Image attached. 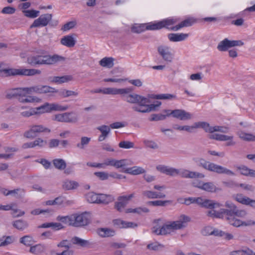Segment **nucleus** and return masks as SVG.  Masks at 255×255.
<instances>
[{
  "label": "nucleus",
  "mask_w": 255,
  "mask_h": 255,
  "mask_svg": "<svg viewBox=\"0 0 255 255\" xmlns=\"http://www.w3.org/2000/svg\"><path fill=\"white\" fill-rule=\"evenodd\" d=\"M53 120L61 123L75 124L78 122L79 118L75 113L70 112L56 114L53 116Z\"/></svg>",
  "instance_id": "obj_5"
},
{
  "label": "nucleus",
  "mask_w": 255,
  "mask_h": 255,
  "mask_svg": "<svg viewBox=\"0 0 255 255\" xmlns=\"http://www.w3.org/2000/svg\"><path fill=\"white\" fill-rule=\"evenodd\" d=\"M142 194L143 196L148 199L164 198L166 197L165 193L161 192H154L150 190L142 191Z\"/></svg>",
  "instance_id": "obj_20"
},
{
  "label": "nucleus",
  "mask_w": 255,
  "mask_h": 255,
  "mask_svg": "<svg viewBox=\"0 0 255 255\" xmlns=\"http://www.w3.org/2000/svg\"><path fill=\"white\" fill-rule=\"evenodd\" d=\"M73 244L78 245L81 247H85L89 245V242L87 240L82 239L79 237H75L72 239Z\"/></svg>",
  "instance_id": "obj_44"
},
{
  "label": "nucleus",
  "mask_w": 255,
  "mask_h": 255,
  "mask_svg": "<svg viewBox=\"0 0 255 255\" xmlns=\"http://www.w3.org/2000/svg\"><path fill=\"white\" fill-rule=\"evenodd\" d=\"M154 98L156 99H160V100H172V99H176V96L175 95H172L170 94H161L156 95L154 96Z\"/></svg>",
  "instance_id": "obj_52"
},
{
  "label": "nucleus",
  "mask_w": 255,
  "mask_h": 255,
  "mask_svg": "<svg viewBox=\"0 0 255 255\" xmlns=\"http://www.w3.org/2000/svg\"><path fill=\"white\" fill-rule=\"evenodd\" d=\"M164 113L167 114V116L172 115L174 118L182 121L189 120L192 118V115L191 113L187 112L183 110L177 109L172 111L170 110H165Z\"/></svg>",
  "instance_id": "obj_10"
},
{
  "label": "nucleus",
  "mask_w": 255,
  "mask_h": 255,
  "mask_svg": "<svg viewBox=\"0 0 255 255\" xmlns=\"http://www.w3.org/2000/svg\"><path fill=\"white\" fill-rule=\"evenodd\" d=\"M255 225V221L252 220H247L246 221H236L233 224V226L236 227L253 226Z\"/></svg>",
  "instance_id": "obj_40"
},
{
  "label": "nucleus",
  "mask_w": 255,
  "mask_h": 255,
  "mask_svg": "<svg viewBox=\"0 0 255 255\" xmlns=\"http://www.w3.org/2000/svg\"><path fill=\"white\" fill-rule=\"evenodd\" d=\"M10 74H13V76H31L35 75H39L41 72L40 70L35 69H15V70H11L10 71Z\"/></svg>",
  "instance_id": "obj_12"
},
{
  "label": "nucleus",
  "mask_w": 255,
  "mask_h": 255,
  "mask_svg": "<svg viewBox=\"0 0 255 255\" xmlns=\"http://www.w3.org/2000/svg\"><path fill=\"white\" fill-rule=\"evenodd\" d=\"M42 65H53L58 62L64 61L65 58L61 56L54 54L53 55H41Z\"/></svg>",
  "instance_id": "obj_14"
},
{
  "label": "nucleus",
  "mask_w": 255,
  "mask_h": 255,
  "mask_svg": "<svg viewBox=\"0 0 255 255\" xmlns=\"http://www.w3.org/2000/svg\"><path fill=\"white\" fill-rule=\"evenodd\" d=\"M52 17V14L50 13H45L40 15L38 18L35 19L30 25V28L44 27L48 25L51 21Z\"/></svg>",
  "instance_id": "obj_11"
},
{
  "label": "nucleus",
  "mask_w": 255,
  "mask_h": 255,
  "mask_svg": "<svg viewBox=\"0 0 255 255\" xmlns=\"http://www.w3.org/2000/svg\"><path fill=\"white\" fill-rule=\"evenodd\" d=\"M73 77L71 75H64L62 76H54L51 78V81L53 83L60 84L72 81Z\"/></svg>",
  "instance_id": "obj_22"
},
{
  "label": "nucleus",
  "mask_w": 255,
  "mask_h": 255,
  "mask_svg": "<svg viewBox=\"0 0 255 255\" xmlns=\"http://www.w3.org/2000/svg\"><path fill=\"white\" fill-rule=\"evenodd\" d=\"M23 12L26 17L33 18L37 17L40 13L39 11L33 9L24 10Z\"/></svg>",
  "instance_id": "obj_57"
},
{
  "label": "nucleus",
  "mask_w": 255,
  "mask_h": 255,
  "mask_svg": "<svg viewBox=\"0 0 255 255\" xmlns=\"http://www.w3.org/2000/svg\"><path fill=\"white\" fill-rule=\"evenodd\" d=\"M196 22V20L193 17H189L181 22L179 24L172 26L171 28V30L177 31L184 27H188L192 25Z\"/></svg>",
  "instance_id": "obj_19"
},
{
  "label": "nucleus",
  "mask_w": 255,
  "mask_h": 255,
  "mask_svg": "<svg viewBox=\"0 0 255 255\" xmlns=\"http://www.w3.org/2000/svg\"><path fill=\"white\" fill-rule=\"evenodd\" d=\"M164 247V246L158 242L150 243L147 246V248L149 250L157 251Z\"/></svg>",
  "instance_id": "obj_55"
},
{
  "label": "nucleus",
  "mask_w": 255,
  "mask_h": 255,
  "mask_svg": "<svg viewBox=\"0 0 255 255\" xmlns=\"http://www.w3.org/2000/svg\"><path fill=\"white\" fill-rule=\"evenodd\" d=\"M237 169L242 175L255 177V170L250 169L246 166L242 165L238 166L237 167Z\"/></svg>",
  "instance_id": "obj_27"
},
{
  "label": "nucleus",
  "mask_w": 255,
  "mask_h": 255,
  "mask_svg": "<svg viewBox=\"0 0 255 255\" xmlns=\"http://www.w3.org/2000/svg\"><path fill=\"white\" fill-rule=\"evenodd\" d=\"M210 139H215L219 141H225L230 139L228 135L218 133L211 134L208 135Z\"/></svg>",
  "instance_id": "obj_49"
},
{
  "label": "nucleus",
  "mask_w": 255,
  "mask_h": 255,
  "mask_svg": "<svg viewBox=\"0 0 255 255\" xmlns=\"http://www.w3.org/2000/svg\"><path fill=\"white\" fill-rule=\"evenodd\" d=\"M34 147L38 146L40 148L44 147L47 144V141L42 139L41 138L38 137L35 139L34 141Z\"/></svg>",
  "instance_id": "obj_61"
},
{
  "label": "nucleus",
  "mask_w": 255,
  "mask_h": 255,
  "mask_svg": "<svg viewBox=\"0 0 255 255\" xmlns=\"http://www.w3.org/2000/svg\"><path fill=\"white\" fill-rule=\"evenodd\" d=\"M188 36V34L185 33H170L168 38L170 41L178 42L184 40Z\"/></svg>",
  "instance_id": "obj_25"
},
{
  "label": "nucleus",
  "mask_w": 255,
  "mask_h": 255,
  "mask_svg": "<svg viewBox=\"0 0 255 255\" xmlns=\"http://www.w3.org/2000/svg\"><path fill=\"white\" fill-rule=\"evenodd\" d=\"M27 63L31 65H42L41 55L31 56L27 58Z\"/></svg>",
  "instance_id": "obj_32"
},
{
  "label": "nucleus",
  "mask_w": 255,
  "mask_h": 255,
  "mask_svg": "<svg viewBox=\"0 0 255 255\" xmlns=\"http://www.w3.org/2000/svg\"><path fill=\"white\" fill-rule=\"evenodd\" d=\"M86 198L91 203H98V194L94 192H89L86 194Z\"/></svg>",
  "instance_id": "obj_47"
},
{
  "label": "nucleus",
  "mask_w": 255,
  "mask_h": 255,
  "mask_svg": "<svg viewBox=\"0 0 255 255\" xmlns=\"http://www.w3.org/2000/svg\"><path fill=\"white\" fill-rule=\"evenodd\" d=\"M221 206H222V205L219 203L211 200L204 199L202 207L210 209V210H209V211L211 210L216 211L215 209L220 208ZM208 212V211L207 212V213ZM207 215L208 216L207 214Z\"/></svg>",
  "instance_id": "obj_23"
},
{
  "label": "nucleus",
  "mask_w": 255,
  "mask_h": 255,
  "mask_svg": "<svg viewBox=\"0 0 255 255\" xmlns=\"http://www.w3.org/2000/svg\"><path fill=\"white\" fill-rule=\"evenodd\" d=\"M202 190L207 192H214L217 191V188L213 182H209L203 183Z\"/></svg>",
  "instance_id": "obj_38"
},
{
  "label": "nucleus",
  "mask_w": 255,
  "mask_h": 255,
  "mask_svg": "<svg viewBox=\"0 0 255 255\" xmlns=\"http://www.w3.org/2000/svg\"><path fill=\"white\" fill-rule=\"evenodd\" d=\"M131 164H132L131 161L128 159H115L114 167L117 168H119L126 166L130 165Z\"/></svg>",
  "instance_id": "obj_39"
},
{
  "label": "nucleus",
  "mask_w": 255,
  "mask_h": 255,
  "mask_svg": "<svg viewBox=\"0 0 255 255\" xmlns=\"http://www.w3.org/2000/svg\"><path fill=\"white\" fill-rule=\"evenodd\" d=\"M146 30L145 24H135L131 28V30L133 33H140Z\"/></svg>",
  "instance_id": "obj_53"
},
{
  "label": "nucleus",
  "mask_w": 255,
  "mask_h": 255,
  "mask_svg": "<svg viewBox=\"0 0 255 255\" xmlns=\"http://www.w3.org/2000/svg\"><path fill=\"white\" fill-rule=\"evenodd\" d=\"M204 177L205 175L203 173L189 170L188 178H203Z\"/></svg>",
  "instance_id": "obj_64"
},
{
  "label": "nucleus",
  "mask_w": 255,
  "mask_h": 255,
  "mask_svg": "<svg viewBox=\"0 0 255 255\" xmlns=\"http://www.w3.org/2000/svg\"><path fill=\"white\" fill-rule=\"evenodd\" d=\"M190 221V218L188 216L182 215L177 221L165 224L161 228L153 227L152 232L157 235H165L170 234L173 230H180L185 228Z\"/></svg>",
  "instance_id": "obj_3"
},
{
  "label": "nucleus",
  "mask_w": 255,
  "mask_h": 255,
  "mask_svg": "<svg viewBox=\"0 0 255 255\" xmlns=\"http://www.w3.org/2000/svg\"><path fill=\"white\" fill-rule=\"evenodd\" d=\"M143 143L145 146L148 148L156 149L159 147L158 144L152 140H144Z\"/></svg>",
  "instance_id": "obj_62"
},
{
  "label": "nucleus",
  "mask_w": 255,
  "mask_h": 255,
  "mask_svg": "<svg viewBox=\"0 0 255 255\" xmlns=\"http://www.w3.org/2000/svg\"><path fill=\"white\" fill-rule=\"evenodd\" d=\"M114 197L111 195L98 194L97 204H108L114 200Z\"/></svg>",
  "instance_id": "obj_26"
},
{
  "label": "nucleus",
  "mask_w": 255,
  "mask_h": 255,
  "mask_svg": "<svg viewBox=\"0 0 255 255\" xmlns=\"http://www.w3.org/2000/svg\"><path fill=\"white\" fill-rule=\"evenodd\" d=\"M27 94L25 88L13 89L7 94V97L11 98L15 97L25 96Z\"/></svg>",
  "instance_id": "obj_21"
},
{
  "label": "nucleus",
  "mask_w": 255,
  "mask_h": 255,
  "mask_svg": "<svg viewBox=\"0 0 255 255\" xmlns=\"http://www.w3.org/2000/svg\"><path fill=\"white\" fill-rule=\"evenodd\" d=\"M98 234L103 238L114 236L115 232L108 228H101L98 230Z\"/></svg>",
  "instance_id": "obj_35"
},
{
  "label": "nucleus",
  "mask_w": 255,
  "mask_h": 255,
  "mask_svg": "<svg viewBox=\"0 0 255 255\" xmlns=\"http://www.w3.org/2000/svg\"><path fill=\"white\" fill-rule=\"evenodd\" d=\"M44 247L40 245H36L35 246H33L30 247L29 250V252L34 254H38L40 253H42L44 251Z\"/></svg>",
  "instance_id": "obj_54"
},
{
  "label": "nucleus",
  "mask_w": 255,
  "mask_h": 255,
  "mask_svg": "<svg viewBox=\"0 0 255 255\" xmlns=\"http://www.w3.org/2000/svg\"><path fill=\"white\" fill-rule=\"evenodd\" d=\"M176 22H177V20L174 18H167V19H164L160 21V22L162 23V24H161L162 28L165 27L170 30H171V28L172 27H170V26L173 25Z\"/></svg>",
  "instance_id": "obj_43"
},
{
  "label": "nucleus",
  "mask_w": 255,
  "mask_h": 255,
  "mask_svg": "<svg viewBox=\"0 0 255 255\" xmlns=\"http://www.w3.org/2000/svg\"><path fill=\"white\" fill-rule=\"evenodd\" d=\"M60 42L65 46L73 47L76 44V40L72 35H66L61 39Z\"/></svg>",
  "instance_id": "obj_24"
},
{
  "label": "nucleus",
  "mask_w": 255,
  "mask_h": 255,
  "mask_svg": "<svg viewBox=\"0 0 255 255\" xmlns=\"http://www.w3.org/2000/svg\"><path fill=\"white\" fill-rule=\"evenodd\" d=\"M19 242L26 246H31L35 243L32 237L30 236H25L21 238Z\"/></svg>",
  "instance_id": "obj_45"
},
{
  "label": "nucleus",
  "mask_w": 255,
  "mask_h": 255,
  "mask_svg": "<svg viewBox=\"0 0 255 255\" xmlns=\"http://www.w3.org/2000/svg\"><path fill=\"white\" fill-rule=\"evenodd\" d=\"M59 94L63 98H67L70 96L76 97L78 95V93L73 91L62 89L59 92Z\"/></svg>",
  "instance_id": "obj_46"
},
{
  "label": "nucleus",
  "mask_w": 255,
  "mask_h": 255,
  "mask_svg": "<svg viewBox=\"0 0 255 255\" xmlns=\"http://www.w3.org/2000/svg\"><path fill=\"white\" fill-rule=\"evenodd\" d=\"M255 255L254 253L252 250L249 248H243L242 249L233 251L231 252L229 255Z\"/></svg>",
  "instance_id": "obj_29"
},
{
  "label": "nucleus",
  "mask_w": 255,
  "mask_h": 255,
  "mask_svg": "<svg viewBox=\"0 0 255 255\" xmlns=\"http://www.w3.org/2000/svg\"><path fill=\"white\" fill-rule=\"evenodd\" d=\"M52 163L54 167L60 170H64L66 167V163L63 159H54L52 160Z\"/></svg>",
  "instance_id": "obj_31"
},
{
  "label": "nucleus",
  "mask_w": 255,
  "mask_h": 255,
  "mask_svg": "<svg viewBox=\"0 0 255 255\" xmlns=\"http://www.w3.org/2000/svg\"><path fill=\"white\" fill-rule=\"evenodd\" d=\"M13 226L18 230H23L28 227V224L25 221L18 220L13 222Z\"/></svg>",
  "instance_id": "obj_42"
},
{
  "label": "nucleus",
  "mask_w": 255,
  "mask_h": 255,
  "mask_svg": "<svg viewBox=\"0 0 255 255\" xmlns=\"http://www.w3.org/2000/svg\"><path fill=\"white\" fill-rule=\"evenodd\" d=\"M89 217L86 213L73 214L72 226L78 227L87 225L90 222Z\"/></svg>",
  "instance_id": "obj_8"
},
{
  "label": "nucleus",
  "mask_w": 255,
  "mask_h": 255,
  "mask_svg": "<svg viewBox=\"0 0 255 255\" xmlns=\"http://www.w3.org/2000/svg\"><path fill=\"white\" fill-rule=\"evenodd\" d=\"M58 91L54 88L47 85H42V94H47L49 93H58Z\"/></svg>",
  "instance_id": "obj_63"
},
{
  "label": "nucleus",
  "mask_w": 255,
  "mask_h": 255,
  "mask_svg": "<svg viewBox=\"0 0 255 255\" xmlns=\"http://www.w3.org/2000/svg\"><path fill=\"white\" fill-rule=\"evenodd\" d=\"M202 122H196L191 126H180L175 125L173 126V128L178 130H185L188 132L192 133L194 132V129L198 128H202Z\"/></svg>",
  "instance_id": "obj_18"
},
{
  "label": "nucleus",
  "mask_w": 255,
  "mask_h": 255,
  "mask_svg": "<svg viewBox=\"0 0 255 255\" xmlns=\"http://www.w3.org/2000/svg\"><path fill=\"white\" fill-rule=\"evenodd\" d=\"M56 220L58 221L61 222L62 223L67 224L69 226H72L73 221V215L70 216H58L56 218Z\"/></svg>",
  "instance_id": "obj_37"
},
{
  "label": "nucleus",
  "mask_w": 255,
  "mask_h": 255,
  "mask_svg": "<svg viewBox=\"0 0 255 255\" xmlns=\"http://www.w3.org/2000/svg\"><path fill=\"white\" fill-rule=\"evenodd\" d=\"M116 224L121 225L122 228H134L137 227V225L130 222H126L121 220H116Z\"/></svg>",
  "instance_id": "obj_50"
},
{
  "label": "nucleus",
  "mask_w": 255,
  "mask_h": 255,
  "mask_svg": "<svg viewBox=\"0 0 255 255\" xmlns=\"http://www.w3.org/2000/svg\"><path fill=\"white\" fill-rule=\"evenodd\" d=\"M161 24L160 21L156 23H149L145 24L146 30H155L161 29Z\"/></svg>",
  "instance_id": "obj_51"
},
{
  "label": "nucleus",
  "mask_w": 255,
  "mask_h": 255,
  "mask_svg": "<svg viewBox=\"0 0 255 255\" xmlns=\"http://www.w3.org/2000/svg\"><path fill=\"white\" fill-rule=\"evenodd\" d=\"M123 100L128 103L134 104L132 109L137 112L146 113L155 110L156 107L161 105L157 102L156 104H150L149 98L130 92L124 95Z\"/></svg>",
  "instance_id": "obj_2"
},
{
  "label": "nucleus",
  "mask_w": 255,
  "mask_h": 255,
  "mask_svg": "<svg viewBox=\"0 0 255 255\" xmlns=\"http://www.w3.org/2000/svg\"><path fill=\"white\" fill-rule=\"evenodd\" d=\"M134 197V193H132L128 196H121L119 197L118 201L115 203V208L120 212L123 211L128 201Z\"/></svg>",
  "instance_id": "obj_13"
},
{
  "label": "nucleus",
  "mask_w": 255,
  "mask_h": 255,
  "mask_svg": "<svg viewBox=\"0 0 255 255\" xmlns=\"http://www.w3.org/2000/svg\"><path fill=\"white\" fill-rule=\"evenodd\" d=\"M238 135L240 138L244 140L248 141H255V135L251 133H248L242 131L238 132Z\"/></svg>",
  "instance_id": "obj_33"
},
{
  "label": "nucleus",
  "mask_w": 255,
  "mask_h": 255,
  "mask_svg": "<svg viewBox=\"0 0 255 255\" xmlns=\"http://www.w3.org/2000/svg\"><path fill=\"white\" fill-rule=\"evenodd\" d=\"M234 198L237 202L246 205L247 204L248 201L249 200V197L241 194L236 195Z\"/></svg>",
  "instance_id": "obj_58"
},
{
  "label": "nucleus",
  "mask_w": 255,
  "mask_h": 255,
  "mask_svg": "<svg viewBox=\"0 0 255 255\" xmlns=\"http://www.w3.org/2000/svg\"><path fill=\"white\" fill-rule=\"evenodd\" d=\"M50 132V129L44 127L42 125H31L29 129L23 133L24 137L28 139H33L41 132Z\"/></svg>",
  "instance_id": "obj_6"
},
{
  "label": "nucleus",
  "mask_w": 255,
  "mask_h": 255,
  "mask_svg": "<svg viewBox=\"0 0 255 255\" xmlns=\"http://www.w3.org/2000/svg\"><path fill=\"white\" fill-rule=\"evenodd\" d=\"M91 141V138L87 136H82L80 142L76 144V146L80 149H84L88 145Z\"/></svg>",
  "instance_id": "obj_41"
},
{
  "label": "nucleus",
  "mask_w": 255,
  "mask_h": 255,
  "mask_svg": "<svg viewBox=\"0 0 255 255\" xmlns=\"http://www.w3.org/2000/svg\"><path fill=\"white\" fill-rule=\"evenodd\" d=\"M125 172L131 175H135L145 173V170L141 167L135 166L127 168Z\"/></svg>",
  "instance_id": "obj_28"
},
{
  "label": "nucleus",
  "mask_w": 255,
  "mask_h": 255,
  "mask_svg": "<svg viewBox=\"0 0 255 255\" xmlns=\"http://www.w3.org/2000/svg\"><path fill=\"white\" fill-rule=\"evenodd\" d=\"M119 146L122 148L129 149L134 147V143L129 141L124 140L119 143Z\"/></svg>",
  "instance_id": "obj_60"
},
{
  "label": "nucleus",
  "mask_w": 255,
  "mask_h": 255,
  "mask_svg": "<svg viewBox=\"0 0 255 255\" xmlns=\"http://www.w3.org/2000/svg\"><path fill=\"white\" fill-rule=\"evenodd\" d=\"M225 206L228 209H221L220 211L211 210L207 212L208 217L212 218H221L225 220L229 224L233 226L236 221H241L236 217L245 218L247 212L244 210H239L237 206L230 201L225 203Z\"/></svg>",
  "instance_id": "obj_1"
},
{
  "label": "nucleus",
  "mask_w": 255,
  "mask_h": 255,
  "mask_svg": "<svg viewBox=\"0 0 255 255\" xmlns=\"http://www.w3.org/2000/svg\"><path fill=\"white\" fill-rule=\"evenodd\" d=\"M157 51L164 61L169 62L172 61L174 54L170 47L165 45H159L157 47Z\"/></svg>",
  "instance_id": "obj_9"
},
{
  "label": "nucleus",
  "mask_w": 255,
  "mask_h": 255,
  "mask_svg": "<svg viewBox=\"0 0 255 255\" xmlns=\"http://www.w3.org/2000/svg\"><path fill=\"white\" fill-rule=\"evenodd\" d=\"M42 85H36L33 87L25 88L27 94H31L32 93L42 94Z\"/></svg>",
  "instance_id": "obj_48"
},
{
  "label": "nucleus",
  "mask_w": 255,
  "mask_h": 255,
  "mask_svg": "<svg viewBox=\"0 0 255 255\" xmlns=\"http://www.w3.org/2000/svg\"><path fill=\"white\" fill-rule=\"evenodd\" d=\"M25 96L20 97L18 98V101L21 103H32L35 101L39 102L40 101L39 99L36 100V98L33 97H25Z\"/></svg>",
  "instance_id": "obj_59"
},
{
  "label": "nucleus",
  "mask_w": 255,
  "mask_h": 255,
  "mask_svg": "<svg viewBox=\"0 0 255 255\" xmlns=\"http://www.w3.org/2000/svg\"><path fill=\"white\" fill-rule=\"evenodd\" d=\"M243 45L244 42L241 40H230L228 38H225L219 43L217 49L220 51H226L230 48Z\"/></svg>",
  "instance_id": "obj_7"
},
{
  "label": "nucleus",
  "mask_w": 255,
  "mask_h": 255,
  "mask_svg": "<svg viewBox=\"0 0 255 255\" xmlns=\"http://www.w3.org/2000/svg\"><path fill=\"white\" fill-rule=\"evenodd\" d=\"M79 186L78 182L67 180L63 182V187L66 190H73L77 188Z\"/></svg>",
  "instance_id": "obj_36"
},
{
  "label": "nucleus",
  "mask_w": 255,
  "mask_h": 255,
  "mask_svg": "<svg viewBox=\"0 0 255 255\" xmlns=\"http://www.w3.org/2000/svg\"><path fill=\"white\" fill-rule=\"evenodd\" d=\"M114 61L112 57H105L100 61L99 64L102 67L111 68L114 66Z\"/></svg>",
  "instance_id": "obj_30"
},
{
  "label": "nucleus",
  "mask_w": 255,
  "mask_h": 255,
  "mask_svg": "<svg viewBox=\"0 0 255 255\" xmlns=\"http://www.w3.org/2000/svg\"><path fill=\"white\" fill-rule=\"evenodd\" d=\"M202 128L207 132L212 133L215 131H219L226 133L228 131V128L227 127L222 126L211 127L209 123L205 122H202Z\"/></svg>",
  "instance_id": "obj_16"
},
{
  "label": "nucleus",
  "mask_w": 255,
  "mask_h": 255,
  "mask_svg": "<svg viewBox=\"0 0 255 255\" xmlns=\"http://www.w3.org/2000/svg\"><path fill=\"white\" fill-rule=\"evenodd\" d=\"M50 112L52 111H64L69 109L68 105L63 106L59 104L53 103H50Z\"/></svg>",
  "instance_id": "obj_34"
},
{
  "label": "nucleus",
  "mask_w": 255,
  "mask_h": 255,
  "mask_svg": "<svg viewBox=\"0 0 255 255\" xmlns=\"http://www.w3.org/2000/svg\"><path fill=\"white\" fill-rule=\"evenodd\" d=\"M156 169L162 173L172 176L178 175L179 173V169H178L162 165L157 166Z\"/></svg>",
  "instance_id": "obj_17"
},
{
  "label": "nucleus",
  "mask_w": 255,
  "mask_h": 255,
  "mask_svg": "<svg viewBox=\"0 0 255 255\" xmlns=\"http://www.w3.org/2000/svg\"><path fill=\"white\" fill-rule=\"evenodd\" d=\"M194 161L197 163L198 166L210 171L216 172L218 174H226L231 176L235 175L231 170L214 163L207 161L203 158L195 159Z\"/></svg>",
  "instance_id": "obj_4"
},
{
  "label": "nucleus",
  "mask_w": 255,
  "mask_h": 255,
  "mask_svg": "<svg viewBox=\"0 0 255 255\" xmlns=\"http://www.w3.org/2000/svg\"><path fill=\"white\" fill-rule=\"evenodd\" d=\"M131 92L130 88L118 89L116 88H105L102 89V94L109 95H121L123 98L124 95Z\"/></svg>",
  "instance_id": "obj_15"
},
{
  "label": "nucleus",
  "mask_w": 255,
  "mask_h": 255,
  "mask_svg": "<svg viewBox=\"0 0 255 255\" xmlns=\"http://www.w3.org/2000/svg\"><path fill=\"white\" fill-rule=\"evenodd\" d=\"M97 129L100 131L101 134L106 137L110 132L111 129L110 127L106 125H102L97 128Z\"/></svg>",
  "instance_id": "obj_56"
}]
</instances>
